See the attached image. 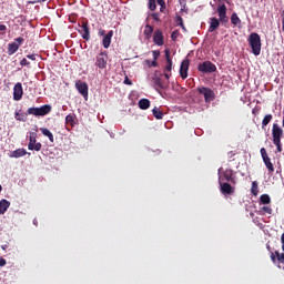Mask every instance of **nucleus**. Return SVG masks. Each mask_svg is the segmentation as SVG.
Masks as SVG:
<instances>
[{
    "instance_id": "obj_36",
    "label": "nucleus",
    "mask_w": 284,
    "mask_h": 284,
    "mask_svg": "<svg viewBox=\"0 0 284 284\" xmlns=\"http://www.w3.org/2000/svg\"><path fill=\"white\" fill-rule=\"evenodd\" d=\"M156 2L160 6V12H164V10H165V0H156Z\"/></svg>"
},
{
    "instance_id": "obj_27",
    "label": "nucleus",
    "mask_w": 284,
    "mask_h": 284,
    "mask_svg": "<svg viewBox=\"0 0 284 284\" xmlns=\"http://www.w3.org/2000/svg\"><path fill=\"white\" fill-rule=\"evenodd\" d=\"M231 23L233 26H241L242 21L241 18H239V14H236V12L231 14Z\"/></svg>"
},
{
    "instance_id": "obj_45",
    "label": "nucleus",
    "mask_w": 284,
    "mask_h": 284,
    "mask_svg": "<svg viewBox=\"0 0 284 284\" xmlns=\"http://www.w3.org/2000/svg\"><path fill=\"white\" fill-rule=\"evenodd\" d=\"M98 34L99 37H105L106 33H105V30L99 29Z\"/></svg>"
},
{
    "instance_id": "obj_33",
    "label": "nucleus",
    "mask_w": 284,
    "mask_h": 284,
    "mask_svg": "<svg viewBox=\"0 0 284 284\" xmlns=\"http://www.w3.org/2000/svg\"><path fill=\"white\" fill-rule=\"evenodd\" d=\"M251 192L254 196H256L258 194V182H256V181L252 182Z\"/></svg>"
},
{
    "instance_id": "obj_5",
    "label": "nucleus",
    "mask_w": 284,
    "mask_h": 284,
    "mask_svg": "<svg viewBox=\"0 0 284 284\" xmlns=\"http://www.w3.org/2000/svg\"><path fill=\"white\" fill-rule=\"evenodd\" d=\"M197 92H199V94H202L204 97L205 103H212V101H214V99H216L214 91L207 87L197 88Z\"/></svg>"
},
{
    "instance_id": "obj_19",
    "label": "nucleus",
    "mask_w": 284,
    "mask_h": 284,
    "mask_svg": "<svg viewBox=\"0 0 284 284\" xmlns=\"http://www.w3.org/2000/svg\"><path fill=\"white\" fill-rule=\"evenodd\" d=\"M220 187H221L222 194H229V195L234 194L233 185L227 182H220Z\"/></svg>"
},
{
    "instance_id": "obj_11",
    "label": "nucleus",
    "mask_w": 284,
    "mask_h": 284,
    "mask_svg": "<svg viewBox=\"0 0 284 284\" xmlns=\"http://www.w3.org/2000/svg\"><path fill=\"white\" fill-rule=\"evenodd\" d=\"M26 40L21 37L16 38L14 42H11L8 44V54L9 57H12V54H16V52L19 51V48H21V43H23Z\"/></svg>"
},
{
    "instance_id": "obj_48",
    "label": "nucleus",
    "mask_w": 284,
    "mask_h": 284,
    "mask_svg": "<svg viewBox=\"0 0 284 284\" xmlns=\"http://www.w3.org/2000/svg\"><path fill=\"white\" fill-rule=\"evenodd\" d=\"M271 261H272L273 263H276V255H274L273 252L271 253Z\"/></svg>"
},
{
    "instance_id": "obj_24",
    "label": "nucleus",
    "mask_w": 284,
    "mask_h": 284,
    "mask_svg": "<svg viewBox=\"0 0 284 284\" xmlns=\"http://www.w3.org/2000/svg\"><path fill=\"white\" fill-rule=\"evenodd\" d=\"M8 207H10V201L2 199L0 201V214L8 212Z\"/></svg>"
},
{
    "instance_id": "obj_18",
    "label": "nucleus",
    "mask_w": 284,
    "mask_h": 284,
    "mask_svg": "<svg viewBox=\"0 0 284 284\" xmlns=\"http://www.w3.org/2000/svg\"><path fill=\"white\" fill-rule=\"evenodd\" d=\"M112 37H114V31L110 30L102 39V45L108 50L112 44Z\"/></svg>"
},
{
    "instance_id": "obj_50",
    "label": "nucleus",
    "mask_w": 284,
    "mask_h": 284,
    "mask_svg": "<svg viewBox=\"0 0 284 284\" xmlns=\"http://www.w3.org/2000/svg\"><path fill=\"white\" fill-rule=\"evenodd\" d=\"M282 250L284 251V233L281 235Z\"/></svg>"
},
{
    "instance_id": "obj_22",
    "label": "nucleus",
    "mask_w": 284,
    "mask_h": 284,
    "mask_svg": "<svg viewBox=\"0 0 284 284\" xmlns=\"http://www.w3.org/2000/svg\"><path fill=\"white\" fill-rule=\"evenodd\" d=\"M153 83L161 90L168 89V83L163 82V80L161 78H159L158 75L153 77Z\"/></svg>"
},
{
    "instance_id": "obj_8",
    "label": "nucleus",
    "mask_w": 284,
    "mask_h": 284,
    "mask_svg": "<svg viewBox=\"0 0 284 284\" xmlns=\"http://www.w3.org/2000/svg\"><path fill=\"white\" fill-rule=\"evenodd\" d=\"M219 21L222 26H227L230 23V17H227V7L225 4H221L217 8Z\"/></svg>"
},
{
    "instance_id": "obj_14",
    "label": "nucleus",
    "mask_w": 284,
    "mask_h": 284,
    "mask_svg": "<svg viewBox=\"0 0 284 284\" xmlns=\"http://www.w3.org/2000/svg\"><path fill=\"white\" fill-rule=\"evenodd\" d=\"M23 99V84L17 82L13 87V101H21Z\"/></svg>"
},
{
    "instance_id": "obj_42",
    "label": "nucleus",
    "mask_w": 284,
    "mask_h": 284,
    "mask_svg": "<svg viewBox=\"0 0 284 284\" xmlns=\"http://www.w3.org/2000/svg\"><path fill=\"white\" fill-rule=\"evenodd\" d=\"M20 65H30V61H28V59L23 58L21 61H20Z\"/></svg>"
},
{
    "instance_id": "obj_32",
    "label": "nucleus",
    "mask_w": 284,
    "mask_h": 284,
    "mask_svg": "<svg viewBox=\"0 0 284 284\" xmlns=\"http://www.w3.org/2000/svg\"><path fill=\"white\" fill-rule=\"evenodd\" d=\"M65 124L67 125H71V128L74 126V115L69 114L65 116Z\"/></svg>"
},
{
    "instance_id": "obj_23",
    "label": "nucleus",
    "mask_w": 284,
    "mask_h": 284,
    "mask_svg": "<svg viewBox=\"0 0 284 284\" xmlns=\"http://www.w3.org/2000/svg\"><path fill=\"white\" fill-rule=\"evenodd\" d=\"M28 154V151L26 149H17L11 153V159H21V156H26Z\"/></svg>"
},
{
    "instance_id": "obj_3",
    "label": "nucleus",
    "mask_w": 284,
    "mask_h": 284,
    "mask_svg": "<svg viewBox=\"0 0 284 284\" xmlns=\"http://www.w3.org/2000/svg\"><path fill=\"white\" fill-rule=\"evenodd\" d=\"M272 138L277 152H283V144L281 143V139L283 138V129L276 123L273 124Z\"/></svg>"
},
{
    "instance_id": "obj_2",
    "label": "nucleus",
    "mask_w": 284,
    "mask_h": 284,
    "mask_svg": "<svg viewBox=\"0 0 284 284\" xmlns=\"http://www.w3.org/2000/svg\"><path fill=\"white\" fill-rule=\"evenodd\" d=\"M248 45L252 49V53L254 54V57H258V54H261V36H258V33L253 32L248 36Z\"/></svg>"
},
{
    "instance_id": "obj_1",
    "label": "nucleus",
    "mask_w": 284,
    "mask_h": 284,
    "mask_svg": "<svg viewBox=\"0 0 284 284\" xmlns=\"http://www.w3.org/2000/svg\"><path fill=\"white\" fill-rule=\"evenodd\" d=\"M50 112H52V105L44 104L40 108H37V106L29 108L27 110V113L16 112L14 119L17 121H22L23 123H26V121H28V114H30L32 116H45V115L50 114Z\"/></svg>"
},
{
    "instance_id": "obj_49",
    "label": "nucleus",
    "mask_w": 284,
    "mask_h": 284,
    "mask_svg": "<svg viewBox=\"0 0 284 284\" xmlns=\"http://www.w3.org/2000/svg\"><path fill=\"white\" fill-rule=\"evenodd\" d=\"M164 77H165V79L169 81V79L172 77V73H170V72H164Z\"/></svg>"
},
{
    "instance_id": "obj_9",
    "label": "nucleus",
    "mask_w": 284,
    "mask_h": 284,
    "mask_svg": "<svg viewBox=\"0 0 284 284\" xmlns=\"http://www.w3.org/2000/svg\"><path fill=\"white\" fill-rule=\"evenodd\" d=\"M219 21L222 26H227L230 23V17H227V7L225 4H221L217 8Z\"/></svg>"
},
{
    "instance_id": "obj_47",
    "label": "nucleus",
    "mask_w": 284,
    "mask_h": 284,
    "mask_svg": "<svg viewBox=\"0 0 284 284\" xmlns=\"http://www.w3.org/2000/svg\"><path fill=\"white\" fill-rule=\"evenodd\" d=\"M8 30V27L6 24H0V32H6Z\"/></svg>"
},
{
    "instance_id": "obj_31",
    "label": "nucleus",
    "mask_w": 284,
    "mask_h": 284,
    "mask_svg": "<svg viewBox=\"0 0 284 284\" xmlns=\"http://www.w3.org/2000/svg\"><path fill=\"white\" fill-rule=\"evenodd\" d=\"M152 112H153V116H154L155 119H158V120L163 119V111H161V109H159V108L155 106V108L152 110Z\"/></svg>"
},
{
    "instance_id": "obj_29",
    "label": "nucleus",
    "mask_w": 284,
    "mask_h": 284,
    "mask_svg": "<svg viewBox=\"0 0 284 284\" xmlns=\"http://www.w3.org/2000/svg\"><path fill=\"white\" fill-rule=\"evenodd\" d=\"M273 119L272 114H266L264 116V119L262 120V129L264 130L265 128H267V125H270L271 121Z\"/></svg>"
},
{
    "instance_id": "obj_21",
    "label": "nucleus",
    "mask_w": 284,
    "mask_h": 284,
    "mask_svg": "<svg viewBox=\"0 0 284 284\" xmlns=\"http://www.w3.org/2000/svg\"><path fill=\"white\" fill-rule=\"evenodd\" d=\"M220 26H221V21L217 20V18H210L209 32H216Z\"/></svg>"
},
{
    "instance_id": "obj_54",
    "label": "nucleus",
    "mask_w": 284,
    "mask_h": 284,
    "mask_svg": "<svg viewBox=\"0 0 284 284\" xmlns=\"http://www.w3.org/2000/svg\"><path fill=\"white\" fill-rule=\"evenodd\" d=\"M266 247H267V250H270V245H267Z\"/></svg>"
},
{
    "instance_id": "obj_53",
    "label": "nucleus",
    "mask_w": 284,
    "mask_h": 284,
    "mask_svg": "<svg viewBox=\"0 0 284 284\" xmlns=\"http://www.w3.org/2000/svg\"><path fill=\"white\" fill-rule=\"evenodd\" d=\"M282 125H283V128H284V118H283V121H282Z\"/></svg>"
},
{
    "instance_id": "obj_17",
    "label": "nucleus",
    "mask_w": 284,
    "mask_h": 284,
    "mask_svg": "<svg viewBox=\"0 0 284 284\" xmlns=\"http://www.w3.org/2000/svg\"><path fill=\"white\" fill-rule=\"evenodd\" d=\"M187 70H190V59H185L181 63V67H180L181 79H187Z\"/></svg>"
},
{
    "instance_id": "obj_13",
    "label": "nucleus",
    "mask_w": 284,
    "mask_h": 284,
    "mask_svg": "<svg viewBox=\"0 0 284 284\" xmlns=\"http://www.w3.org/2000/svg\"><path fill=\"white\" fill-rule=\"evenodd\" d=\"M260 152L268 172H274V164H272V160L270 159V155H267V151L265 150V148H262Z\"/></svg>"
},
{
    "instance_id": "obj_38",
    "label": "nucleus",
    "mask_w": 284,
    "mask_h": 284,
    "mask_svg": "<svg viewBox=\"0 0 284 284\" xmlns=\"http://www.w3.org/2000/svg\"><path fill=\"white\" fill-rule=\"evenodd\" d=\"M145 63L149 68H156L159 65V62H156V60H153L152 62H150V60H146Z\"/></svg>"
},
{
    "instance_id": "obj_16",
    "label": "nucleus",
    "mask_w": 284,
    "mask_h": 284,
    "mask_svg": "<svg viewBox=\"0 0 284 284\" xmlns=\"http://www.w3.org/2000/svg\"><path fill=\"white\" fill-rule=\"evenodd\" d=\"M153 43H155V45H164L165 40L163 37V31H161V29L155 30V32L153 33Z\"/></svg>"
},
{
    "instance_id": "obj_6",
    "label": "nucleus",
    "mask_w": 284,
    "mask_h": 284,
    "mask_svg": "<svg viewBox=\"0 0 284 284\" xmlns=\"http://www.w3.org/2000/svg\"><path fill=\"white\" fill-rule=\"evenodd\" d=\"M95 65L100 70L108 68V51H101L95 58Z\"/></svg>"
},
{
    "instance_id": "obj_41",
    "label": "nucleus",
    "mask_w": 284,
    "mask_h": 284,
    "mask_svg": "<svg viewBox=\"0 0 284 284\" xmlns=\"http://www.w3.org/2000/svg\"><path fill=\"white\" fill-rule=\"evenodd\" d=\"M176 23L183 28V18L181 16H178Z\"/></svg>"
},
{
    "instance_id": "obj_4",
    "label": "nucleus",
    "mask_w": 284,
    "mask_h": 284,
    "mask_svg": "<svg viewBox=\"0 0 284 284\" xmlns=\"http://www.w3.org/2000/svg\"><path fill=\"white\" fill-rule=\"evenodd\" d=\"M219 181H227L229 183H232V185H236V178L234 176V170L226 169L222 172H220Z\"/></svg>"
},
{
    "instance_id": "obj_30",
    "label": "nucleus",
    "mask_w": 284,
    "mask_h": 284,
    "mask_svg": "<svg viewBox=\"0 0 284 284\" xmlns=\"http://www.w3.org/2000/svg\"><path fill=\"white\" fill-rule=\"evenodd\" d=\"M260 201L263 205H270L272 203V199L267 194H262Z\"/></svg>"
},
{
    "instance_id": "obj_44",
    "label": "nucleus",
    "mask_w": 284,
    "mask_h": 284,
    "mask_svg": "<svg viewBox=\"0 0 284 284\" xmlns=\"http://www.w3.org/2000/svg\"><path fill=\"white\" fill-rule=\"evenodd\" d=\"M27 59H30V61H37V54H28Z\"/></svg>"
},
{
    "instance_id": "obj_46",
    "label": "nucleus",
    "mask_w": 284,
    "mask_h": 284,
    "mask_svg": "<svg viewBox=\"0 0 284 284\" xmlns=\"http://www.w3.org/2000/svg\"><path fill=\"white\" fill-rule=\"evenodd\" d=\"M124 84H125V85H132V80H130V78L126 77V78L124 79Z\"/></svg>"
},
{
    "instance_id": "obj_26",
    "label": "nucleus",
    "mask_w": 284,
    "mask_h": 284,
    "mask_svg": "<svg viewBox=\"0 0 284 284\" xmlns=\"http://www.w3.org/2000/svg\"><path fill=\"white\" fill-rule=\"evenodd\" d=\"M40 132L43 134V136H48L49 141L51 143H54V135L52 134V132L45 128H41Z\"/></svg>"
},
{
    "instance_id": "obj_28",
    "label": "nucleus",
    "mask_w": 284,
    "mask_h": 284,
    "mask_svg": "<svg viewBox=\"0 0 284 284\" xmlns=\"http://www.w3.org/2000/svg\"><path fill=\"white\" fill-rule=\"evenodd\" d=\"M140 110H148L150 108V101L148 99H141L139 101Z\"/></svg>"
},
{
    "instance_id": "obj_12",
    "label": "nucleus",
    "mask_w": 284,
    "mask_h": 284,
    "mask_svg": "<svg viewBox=\"0 0 284 284\" xmlns=\"http://www.w3.org/2000/svg\"><path fill=\"white\" fill-rule=\"evenodd\" d=\"M79 28H82L81 30H78L82 39H84V41H90V24L88 21H82L81 24H79Z\"/></svg>"
},
{
    "instance_id": "obj_34",
    "label": "nucleus",
    "mask_w": 284,
    "mask_h": 284,
    "mask_svg": "<svg viewBox=\"0 0 284 284\" xmlns=\"http://www.w3.org/2000/svg\"><path fill=\"white\" fill-rule=\"evenodd\" d=\"M260 214H272V207L270 206H263L262 210L260 211Z\"/></svg>"
},
{
    "instance_id": "obj_20",
    "label": "nucleus",
    "mask_w": 284,
    "mask_h": 284,
    "mask_svg": "<svg viewBox=\"0 0 284 284\" xmlns=\"http://www.w3.org/2000/svg\"><path fill=\"white\" fill-rule=\"evenodd\" d=\"M170 49H166L165 50V61H166V64L163 69V72H172V58L170 57Z\"/></svg>"
},
{
    "instance_id": "obj_37",
    "label": "nucleus",
    "mask_w": 284,
    "mask_h": 284,
    "mask_svg": "<svg viewBox=\"0 0 284 284\" xmlns=\"http://www.w3.org/2000/svg\"><path fill=\"white\" fill-rule=\"evenodd\" d=\"M181 34V32H179V30H174L172 33H171V39L172 41H176L179 39V36Z\"/></svg>"
},
{
    "instance_id": "obj_40",
    "label": "nucleus",
    "mask_w": 284,
    "mask_h": 284,
    "mask_svg": "<svg viewBox=\"0 0 284 284\" xmlns=\"http://www.w3.org/2000/svg\"><path fill=\"white\" fill-rule=\"evenodd\" d=\"M151 17L154 19V21H161L160 14L158 12L152 13Z\"/></svg>"
},
{
    "instance_id": "obj_52",
    "label": "nucleus",
    "mask_w": 284,
    "mask_h": 284,
    "mask_svg": "<svg viewBox=\"0 0 284 284\" xmlns=\"http://www.w3.org/2000/svg\"><path fill=\"white\" fill-rule=\"evenodd\" d=\"M3 190V186H1V184H0V192Z\"/></svg>"
},
{
    "instance_id": "obj_35",
    "label": "nucleus",
    "mask_w": 284,
    "mask_h": 284,
    "mask_svg": "<svg viewBox=\"0 0 284 284\" xmlns=\"http://www.w3.org/2000/svg\"><path fill=\"white\" fill-rule=\"evenodd\" d=\"M149 9L154 12L156 10V0H149Z\"/></svg>"
},
{
    "instance_id": "obj_39",
    "label": "nucleus",
    "mask_w": 284,
    "mask_h": 284,
    "mask_svg": "<svg viewBox=\"0 0 284 284\" xmlns=\"http://www.w3.org/2000/svg\"><path fill=\"white\" fill-rule=\"evenodd\" d=\"M152 53H153V61H156V59H159V57H161L160 51H152Z\"/></svg>"
},
{
    "instance_id": "obj_15",
    "label": "nucleus",
    "mask_w": 284,
    "mask_h": 284,
    "mask_svg": "<svg viewBox=\"0 0 284 284\" xmlns=\"http://www.w3.org/2000/svg\"><path fill=\"white\" fill-rule=\"evenodd\" d=\"M75 88L78 90V92L84 98L88 99V83L83 82L81 80H78L75 82Z\"/></svg>"
},
{
    "instance_id": "obj_10",
    "label": "nucleus",
    "mask_w": 284,
    "mask_h": 284,
    "mask_svg": "<svg viewBox=\"0 0 284 284\" xmlns=\"http://www.w3.org/2000/svg\"><path fill=\"white\" fill-rule=\"evenodd\" d=\"M197 70L204 74H210L212 72H216V64L211 61H204L197 65Z\"/></svg>"
},
{
    "instance_id": "obj_25",
    "label": "nucleus",
    "mask_w": 284,
    "mask_h": 284,
    "mask_svg": "<svg viewBox=\"0 0 284 284\" xmlns=\"http://www.w3.org/2000/svg\"><path fill=\"white\" fill-rule=\"evenodd\" d=\"M154 33V27L146 24L144 28V37L150 40L152 39V34Z\"/></svg>"
},
{
    "instance_id": "obj_51",
    "label": "nucleus",
    "mask_w": 284,
    "mask_h": 284,
    "mask_svg": "<svg viewBox=\"0 0 284 284\" xmlns=\"http://www.w3.org/2000/svg\"><path fill=\"white\" fill-rule=\"evenodd\" d=\"M229 156H230V159H232V156H234V153H233V152H230V153H229Z\"/></svg>"
},
{
    "instance_id": "obj_7",
    "label": "nucleus",
    "mask_w": 284,
    "mask_h": 284,
    "mask_svg": "<svg viewBox=\"0 0 284 284\" xmlns=\"http://www.w3.org/2000/svg\"><path fill=\"white\" fill-rule=\"evenodd\" d=\"M43 145L41 142H37V133L36 132H30L29 133V144H28V150H34L36 152H41V148Z\"/></svg>"
},
{
    "instance_id": "obj_43",
    "label": "nucleus",
    "mask_w": 284,
    "mask_h": 284,
    "mask_svg": "<svg viewBox=\"0 0 284 284\" xmlns=\"http://www.w3.org/2000/svg\"><path fill=\"white\" fill-rule=\"evenodd\" d=\"M7 264L8 262L6 261V258L0 257V267H6Z\"/></svg>"
}]
</instances>
